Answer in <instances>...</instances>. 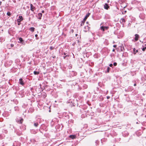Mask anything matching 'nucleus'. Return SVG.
I'll use <instances>...</instances> for the list:
<instances>
[{"instance_id":"obj_25","label":"nucleus","mask_w":146,"mask_h":146,"mask_svg":"<svg viewBox=\"0 0 146 146\" xmlns=\"http://www.w3.org/2000/svg\"><path fill=\"white\" fill-rule=\"evenodd\" d=\"M113 47L114 48H116L117 47V45H113Z\"/></svg>"},{"instance_id":"obj_33","label":"nucleus","mask_w":146,"mask_h":146,"mask_svg":"<svg viewBox=\"0 0 146 146\" xmlns=\"http://www.w3.org/2000/svg\"><path fill=\"white\" fill-rule=\"evenodd\" d=\"M109 98H110V97H109V96H108V97H107V98L108 99Z\"/></svg>"},{"instance_id":"obj_20","label":"nucleus","mask_w":146,"mask_h":146,"mask_svg":"<svg viewBox=\"0 0 146 146\" xmlns=\"http://www.w3.org/2000/svg\"><path fill=\"white\" fill-rule=\"evenodd\" d=\"M54 48V47H53L52 46H51L50 47V49L51 50H53Z\"/></svg>"},{"instance_id":"obj_36","label":"nucleus","mask_w":146,"mask_h":146,"mask_svg":"<svg viewBox=\"0 0 146 146\" xmlns=\"http://www.w3.org/2000/svg\"><path fill=\"white\" fill-rule=\"evenodd\" d=\"M1 3H2L1 1H0V5H1Z\"/></svg>"},{"instance_id":"obj_3","label":"nucleus","mask_w":146,"mask_h":146,"mask_svg":"<svg viewBox=\"0 0 146 146\" xmlns=\"http://www.w3.org/2000/svg\"><path fill=\"white\" fill-rule=\"evenodd\" d=\"M23 20V18L22 16H19V19H17V21L18 22H21V21Z\"/></svg>"},{"instance_id":"obj_4","label":"nucleus","mask_w":146,"mask_h":146,"mask_svg":"<svg viewBox=\"0 0 146 146\" xmlns=\"http://www.w3.org/2000/svg\"><path fill=\"white\" fill-rule=\"evenodd\" d=\"M36 8L33 6L32 4H30V9L32 11H34V10H35Z\"/></svg>"},{"instance_id":"obj_14","label":"nucleus","mask_w":146,"mask_h":146,"mask_svg":"<svg viewBox=\"0 0 146 146\" xmlns=\"http://www.w3.org/2000/svg\"><path fill=\"white\" fill-rule=\"evenodd\" d=\"M38 123L37 122H34V126L35 127H37L38 125Z\"/></svg>"},{"instance_id":"obj_35","label":"nucleus","mask_w":146,"mask_h":146,"mask_svg":"<svg viewBox=\"0 0 146 146\" xmlns=\"http://www.w3.org/2000/svg\"><path fill=\"white\" fill-rule=\"evenodd\" d=\"M37 36H38V35H35V37H36Z\"/></svg>"},{"instance_id":"obj_16","label":"nucleus","mask_w":146,"mask_h":146,"mask_svg":"<svg viewBox=\"0 0 146 146\" xmlns=\"http://www.w3.org/2000/svg\"><path fill=\"white\" fill-rule=\"evenodd\" d=\"M38 15L40 17L39 18V19H40L41 18V17L42 16V14L41 13H38Z\"/></svg>"},{"instance_id":"obj_11","label":"nucleus","mask_w":146,"mask_h":146,"mask_svg":"<svg viewBox=\"0 0 146 146\" xmlns=\"http://www.w3.org/2000/svg\"><path fill=\"white\" fill-rule=\"evenodd\" d=\"M23 119L21 118L18 121V123H22L23 122Z\"/></svg>"},{"instance_id":"obj_34","label":"nucleus","mask_w":146,"mask_h":146,"mask_svg":"<svg viewBox=\"0 0 146 146\" xmlns=\"http://www.w3.org/2000/svg\"><path fill=\"white\" fill-rule=\"evenodd\" d=\"M115 50L114 49H113V50H112V51H113V52H114V51H115Z\"/></svg>"},{"instance_id":"obj_19","label":"nucleus","mask_w":146,"mask_h":146,"mask_svg":"<svg viewBox=\"0 0 146 146\" xmlns=\"http://www.w3.org/2000/svg\"><path fill=\"white\" fill-rule=\"evenodd\" d=\"M70 137L72 139H73L75 138V136L74 135H70Z\"/></svg>"},{"instance_id":"obj_37","label":"nucleus","mask_w":146,"mask_h":146,"mask_svg":"<svg viewBox=\"0 0 146 146\" xmlns=\"http://www.w3.org/2000/svg\"><path fill=\"white\" fill-rule=\"evenodd\" d=\"M50 111H50V110H49V112H50Z\"/></svg>"},{"instance_id":"obj_22","label":"nucleus","mask_w":146,"mask_h":146,"mask_svg":"<svg viewBox=\"0 0 146 146\" xmlns=\"http://www.w3.org/2000/svg\"><path fill=\"white\" fill-rule=\"evenodd\" d=\"M113 65L114 66H116L117 65V63L116 62H114L113 64Z\"/></svg>"},{"instance_id":"obj_7","label":"nucleus","mask_w":146,"mask_h":146,"mask_svg":"<svg viewBox=\"0 0 146 146\" xmlns=\"http://www.w3.org/2000/svg\"><path fill=\"white\" fill-rule=\"evenodd\" d=\"M135 39L136 41H137L138 40L139 38V35L137 34H136L135 35Z\"/></svg>"},{"instance_id":"obj_18","label":"nucleus","mask_w":146,"mask_h":146,"mask_svg":"<svg viewBox=\"0 0 146 146\" xmlns=\"http://www.w3.org/2000/svg\"><path fill=\"white\" fill-rule=\"evenodd\" d=\"M110 68L109 67H108L107 68V72H109V70H110Z\"/></svg>"},{"instance_id":"obj_17","label":"nucleus","mask_w":146,"mask_h":146,"mask_svg":"<svg viewBox=\"0 0 146 146\" xmlns=\"http://www.w3.org/2000/svg\"><path fill=\"white\" fill-rule=\"evenodd\" d=\"M120 50L121 51H123V47L122 46H120Z\"/></svg>"},{"instance_id":"obj_1","label":"nucleus","mask_w":146,"mask_h":146,"mask_svg":"<svg viewBox=\"0 0 146 146\" xmlns=\"http://www.w3.org/2000/svg\"><path fill=\"white\" fill-rule=\"evenodd\" d=\"M19 39L20 41V42H18L19 43H20L21 44H23L25 45V42L23 40V39L21 37H19Z\"/></svg>"},{"instance_id":"obj_31","label":"nucleus","mask_w":146,"mask_h":146,"mask_svg":"<svg viewBox=\"0 0 146 146\" xmlns=\"http://www.w3.org/2000/svg\"><path fill=\"white\" fill-rule=\"evenodd\" d=\"M136 84H134V86H136Z\"/></svg>"},{"instance_id":"obj_26","label":"nucleus","mask_w":146,"mask_h":146,"mask_svg":"<svg viewBox=\"0 0 146 146\" xmlns=\"http://www.w3.org/2000/svg\"><path fill=\"white\" fill-rule=\"evenodd\" d=\"M84 24V23L83 22H82V23H81V26H82Z\"/></svg>"},{"instance_id":"obj_21","label":"nucleus","mask_w":146,"mask_h":146,"mask_svg":"<svg viewBox=\"0 0 146 146\" xmlns=\"http://www.w3.org/2000/svg\"><path fill=\"white\" fill-rule=\"evenodd\" d=\"M7 14L8 16H10L11 15V13L9 12H7Z\"/></svg>"},{"instance_id":"obj_6","label":"nucleus","mask_w":146,"mask_h":146,"mask_svg":"<svg viewBox=\"0 0 146 146\" xmlns=\"http://www.w3.org/2000/svg\"><path fill=\"white\" fill-rule=\"evenodd\" d=\"M120 22L123 25H124V23L125 22V21L124 19L121 18L120 19Z\"/></svg>"},{"instance_id":"obj_12","label":"nucleus","mask_w":146,"mask_h":146,"mask_svg":"<svg viewBox=\"0 0 146 146\" xmlns=\"http://www.w3.org/2000/svg\"><path fill=\"white\" fill-rule=\"evenodd\" d=\"M35 28L33 27H31L30 28L29 30L31 31L32 32H33L34 31Z\"/></svg>"},{"instance_id":"obj_27","label":"nucleus","mask_w":146,"mask_h":146,"mask_svg":"<svg viewBox=\"0 0 146 146\" xmlns=\"http://www.w3.org/2000/svg\"><path fill=\"white\" fill-rule=\"evenodd\" d=\"M11 47H13L14 46V44H11Z\"/></svg>"},{"instance_id":"obj_30","label":"nucleus","mask_w":146,"mask_h":146,"mask_svg":"<svg viewBox=\"0 0 146 146\" xmlns=\"http://www.w3.org/2000/svg\"><path fill=\"white\" fill-rule=\"evenodd\" d=\"M64 55H66V56H68L67 55H66V53H64Z\"/></svg>"},{"instance_id":"obj_10","label":"nucleus","mask_w":146,"mask_h":146,"mask_svg":"<svg viewBox=\"0 0 146 146\" xmlns=\"http://www.w3.org/2000/svg\"><path fill=\"white\" fill-rule=\"evenodd\" d=\"M133 53L134 54H135L136 53L138 52V50H136L135 48H134L133 49Z\"/></svg>"},{"instance_id":"obj_23","label":"nucleus","mask_w":146,"mask_h":146,"mask_svg":"<svg viewBox=\"0 0 146 146\" xmlns=\"http://www.w3.org/2000/svg\"><path fill=\"white\" fill-rule=\"evenodd\" d=\"M145 49H146V47H145V48H143L142 50L143 51H145Z\"/></svg>"},{"instance_id":"obj_24","label":"nucleus","mask_w":146,"mask_h":146,"mask_svg":"<svg viewBox=\"0 0 146 146\" xmlns=\"http://www.w3.org/2000/svg\"><path fill=\"white\" fill-rule=\"evenodd\" d=\"M109 66L110 67H111L113 66V64H111L109 65Z\"/></svg>"},{"instance_id":"obj_9","label":"nucleus","mask_w":146,"mask_h":146,"mask_svg":"<svg viewBox=\"0 0 146 146\" xmlns=\"http://www.w3.org/2000/svg\"><path fill=\"white\" fill-rule=\"evenodd\" d=\"M109 7V6L107 4H106L104 5V8L105 9H108Z\"/></svg>"},{"instance_id":"obj_13","label":"nucleus","mask_w":146,"mask_h":146,"mask_svg":"<svg viewBox=\"0 0 146 146\" xmlns=\"http://www.w3.org/2000/svg\"><path fill=\"white\" fill-rule=\"evenodd\" d=\"M90 15V13H88V14H87V15H86V17H85L84 18V20H86L87 18L88 17V16H89V15Z\"/></svg>"},{"instance_id":"obj_5","label":"nucleus","mask_w":146,"mask_h":146,"mask_svg":"<svg viewBox=\"0 0 146 146\" xmlns=\"http://www.w3.org/2000/svg\"><path fill=\"white\" fill-rule=\"evenodd\" d=\"M89 27H88V26H85L84 28V31L85 32H86L89 31Z\"/></svg>"},{"instance_id":"obj_2","label":"nucleus","mask_w":146,"mask_h":146,"mask_svg":"<svg viewBox=\"0 0 146 146\" xmlns=\"http://www.w3.org/2000/svg\"><path fill=\"white\" fill-rule=\"evenodd\" d=\"M108 27L106 26H102L100 27V29L102 30L103 31H104L105 30H108Z\"/></svg>"},{"instance_id":"obj_8","label":"nucleus","mask_w":146,"mask_h":146,"mask_svg":"<svg viewBox=\"0 0 146 146\" xmlns=\"http://www.w3.org/2000/svg\"><path fill=\"white\" fill-rule=\"evenodd\" d=\"M19 83L21 85H23L24 83L23 79L22 78H20L19 80Z\"/></svg>"},{"instance_id":"obj_15","label":"nucleus","mask_w":146,"mask_h":146,"mask_svg":"<svg viewBox=\"0 0 146 146\" xmlns=\"http://www.w3.org/2000/svg\"><path fill=\"white\" fill-rule=\"evenodd\" d=\"M39 72H38L34 71V74L35 75H37L39 74Z\"/></svg>"},{"instance_id":"obj_29","label":"nucleus","mask_w":146,"mask_h":146,"mask_svg":"<svg viewBox=\"0 0 146 146\" xmlns=\"http://www.w3.org/2000/svg\"><path fill=\"white\" fill-rule=\"evenodd\" d=\"M18 25H20L21 24L20 22H18Z\"/></svg>"},{"instance_id":"obj_28","label":"nucleus","mask_w":146,"mask_h":146,"mask_svg":"<svg viewBox=\"0 0 146 146\" xmlns=\"http://www.w3.org/2000/svg\"><path fill=\"white\" fill-rule=\"evenodd\" d=\"M44 10H42V13H44Z\"/></svg>"},{"instance_id":"obj_32","label":"nucleus","mask_w":146,"mask_h":146,"mask_svg":"<svg viewBox=\"0 0 146 146\" xmlns=\"http://www.w3.org/2000/svg\"><path fill=\"white\" fill-rule=\"evenodd\" d=\"M66 56H64V59H65V58H66Z\"/></svg>"}]
</instances>
